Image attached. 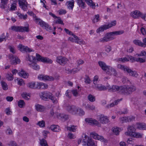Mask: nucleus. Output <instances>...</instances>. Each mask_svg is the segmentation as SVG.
I'll list each match as a JSON object with an SVG mask.
<instances>
[{"label": "nucleus", "instance_id": "nucleus-1", "mask_svg": "<svg viewBox=\"0 0 146 146\" xmlns=\"http://www.w3.org/2000/svg\"><path fill=\"white\" fill-rule=\"evenodd\" d=\"M124 33V31H120L110 32L107 33L105 35V36L104 37L101 38L99 39V41L102 43L108 42L114 39V38L113 37V35H121L123 33Z\"/></svg>", "mask_w": 146, "mask_h": 146}, {"label": "nucleus", "instance_id": "nucleus-2", "mask_svg": "<svg viewBox=\"0 0 146 146\" xmlns=\"http://www.w3.org/2000/svg\"><path fill=\"white\" fill-rule=\"evenodd\" d=\"M122 94L128 95L136 90V87L133 85H123L122 87Z\"/></svg>", "mask_w": 146, "mask_h": 146}, {"label": "nucleus", "instance_id": "nucleus-3", "mask_svg": "<svg viewBox=\"0 0 146 146\" xmlns=\"http://www.w3.org/2000/svg\"><path fill=\"white\" fill-rule=\"evenodd\" d=\"M117 67L118 68L123 71L125 72L128 73L130 76H135L136 77L138 76V74L136 72L131 70L127 66L119 64L117 65Z\"/></svg>", "mask_w": 146, "mask_h": 146}, {"label": "nucleus", "instance_id": "nucleus-4", "mask_svg": "<svg viewBox=\"0 0 146 146\" xmlns=\"http://www.w3.org/2000/svg\"><path fill=\"white\" fill-rule=\"evenodd\" d=\"M107 89L110 92H118L119 93L122 94V86H119L117 85H113L111 86L110 85L107 86Z\"/></svg>", "mask_w": 146, "mask_h": 146}, {"label": "nucleus", "instance_id": "nucleus-5", "mask_svg": "<svg viewBox=\"0 0 146 146\" xmlns=\"http://www.w3.org/2000/svg\"><path fill=\"white\" fill-rule=\"evenodd\" d=\"M116 21H114L111 22L108 25H102L97 29L96 32L97 33H99L100 32H102L104 30L108 29L112 26H115L116 24Z\"/></svg>", "mask_w": 146, "mask_h": 146}, {"label": "nucleus", "instance_id": "nucleus-6", "mask_svg": "<svg viewBox=\"0 0 146 146\" xmlns=\"http://www.w3.org/2000/svg\"><path fill=\"white\" fill-rule=\"evenodd\" d=\"M83 143L84 145L85 146H96L93 139L85 134H84V139H83Z\"/></svg>", "mask_w": 146, "mask_h": 146}, {"label": "nucleus", "instance_id": "nucleus-7", "mask_svg": "<svg viewBox=\"0 0 146 146\" xmlns=\"http://www.w3.org/2000/svg\"><path fill=\"white\" fill-rule=\"evenodd\" d=\"M11 29L17 32H28L29 31V26L27 27H22L21 26H13L11 27Z\"/></svg>", "mask_w": 146, "mask_h": 146}, {"label": "nucleus", "instance_id": "nucleus-8", "mask_svg": "<svg viewBox=\"0 0 146 146\" xmlns=\"http://www.w3.org/2000/svg\"><path fill=\"white\" fill-rule=\"evenodd\" d=\"M66 110L72 114H78V112L79 108L74 106H68L66 107Z\"/></svg>", "mask_w": 146, "mask_h": 146}, {"label": "nucleus", "instance_id": "nucleus-9", "mask_svg": "<svg viewBox=\"0 0 146 146\" xmlns=\"http://www.w3.org/2000/svg\"><path fill=\"white\" fill-rule=\"evenodd\" d=\"M9 58L10 60L11 64L16 65L20 62V60L16 56L10 54L9 55Z\"/></svg>", "mask_w": 146, "mask_h": 146}, {"label": "nucleus", "instance_id": "nucleus-10", "mask_svg": "<svg viewBox=\"0 0 146 146\" xmlns=\"http://www.w3.org/2000/svg\"><path fill=\"white\" fill-rule=\"evenodd\" d=\"M35 20L37 21V22L38 21V24H39L42 27H44L45 29L47 31H50L52 30V28L49 26L48 24L46 23L45 22L40 20V19L38 18H36Z\"/></svg>", "mask_w": 146, "mask_h": 146}, {"label": "nucleus", "instance_id": "nucleus-11", "mask_svg": "<svg viewBox=\"0 0 146 146\" xmlns=\"http://www.w3.org/2000/svg\"><path fill=\"white\" fill-rule=\"evenodd\" d=\"M36 56L37 60L38 61L47 63H52V61L51 60L42 57L38 54H36Z\"/></svg>", "mask_w": 146, "mask_h": 146}, {"label": "nucleus", "instance_id": "nucleus-12", "mask_svg": "<svg viewBox=\"0 0 146 146\" xmlns=\"http://www.w3.org/2000/svg\"><path fill=\"white\" fill-rule=\"evenodd\" d=\"M51 95L52 93L49 92H44L41 93L40 94V96L42 100H47Z\"/></svg>", "mask_w": 146, "mask_h": 146}, {"label": "nucleus", "instance_id": "nucleus-13", "mask_svg": "<svg viewBox=\"0 0 146 146\" xmlns=\"http://www.w3.org/2000/svg\"><path fill=\"white\" fill-rule=\"evenodd\" d=\"M85 121L90 125H96L98 127L101 126V124L95 119H93L91 118H87L85 119Z\"/></svg>", "mask_w": 146, "mask_h": 146}, {"label": "nucleus", "instance_id": "nucleus-14", "mask_svg": "<svg viewBox=\"0 0 146 146\" xmlns=\"http://www.w3.org/2000/svg\"><path fill=\"white\" fill-rule=\"evenodd\" d=\"M90 135L96 139H98L102 142H106V140L102 136L100 135L95 133H91Z\"/></svg>", "mask_w": 146, "mask_h": 146}, {"label": "nucleus", "instance_id": "nucleus-15", "mask_svg": "<svg viewBox=\"0 0 146 146\" xmlns=\"http://www.w3.org/2000/svg\"><path fill=\"white\" fill-rule=\"evenodd\" d=\"M68 61L67 58L62 56L58 57L56 60V62L62 65H64L66 64Z\"/></svg>", "mask_w": 146, "mask_h": 146}, {"label": "nucleus", "instance_id": "nucleus-16", "mask_svg": "<svg viewBox=\"0 0 146 146\" xmlns=\"http://www.w3.org/2000/svg\"><path fill=\"white\" fill-rule=\"evenodd\" d=\"M131 16L135 19L138 18L139 17L142 18V17L144 16V14H143L142 13L138 10H135L131 12Z\"/></svg>", "mask_w": 146, "mask_h": 146}, {"label": "nucleus", "instance_id": "nucleus-17", "mask_svg": "<svg viewBox=\"0 0 146 146\" xmlns=\"http://www.w3.org/2000/svg\"><path fill=\"white\" fill-rule=\"evenodd\" d=\"M19 6L23 11H26L27 9V3L24 0H19Z\"/></svg>", "mask_w": 146, "mask_h": 146}, {"label": "nucleus", "instance_id": "nucleus-18", "mask_svg": "<svg viewBox=\"0 0 146 146\" xmlns=\"http://www.w3.org/2000/svg\"><path fill=\"white\" fill-rule=\"evenodd\" d=\"M38 78L40 80L53 81L54 80V78L52 76L40 75L38 76Z\"/></svg>", "mask_w": 146, "mask_h": 146}, {"label": "nucleus", "instance_id": "nucleus-19", "mask_svg": "<svg viewBox=\"0 0 146 146\" xmlns=\"http://www.w3.org/2000/svg\"><path fill=\"white\" fill-rule=\"evenodd\" d=\"M18 48L19 49L21 52H34V50L30 48L27 46H23L20 44L18 46Z\"/></svg>", "mask_w": 146, "mask_h": 146}, {"label": "nucleus", "instance_id": "nucleus-20", "mask_svg": "<svg viewBox=\"0 0 146 146\" xmlns=\"http://www.w3.org/2000/svg\"><path fill=\"white\" fill-rule=\"evenodd\" d=\"M127 128V131L125 132L127 135L130 136L133 132L135 131V128L133 125H129Z\"/></svg>", "mask_w": 146, "mask_h": 146}, {"label": "nucleus", "instance_id": "nucleus-21", "mask_svg": "<svg viewBox=\"0 0 146 146\" xmlns=\"http://www.w3.org/2000/svg\"><path fill=\"white\" fill-rule=\"evenodd\" d=\"M107 70L106 73L109 75H113L115 76H116L117 75V73L115 70L110 66H109Z\"/></svg>", "mask_w": 146, "mask_h": 146}, {"label": "nucleus", "instance_id": "nucleus-22", "mask_svg": "<svg viewBox=\"0 0 146 146\" xmlns=\"http://www.w3.org/2000/svg\"><path fill=\"white\" fill-rule=\"evenodd\" d=\"M99 121L103 124L107 123L109 122L107 117L104 115H101L99 117Z\"/></svg>", "mask_w": 146, "mask_h": 146}, {"label": "nucleus", "instance_id": "nucleus-23", "mask_svg": "<svg viewBox=\"0 0 146 146\" xmlns=\"http://www.w3.org/2000/svg\"><path fill=\"white\" fill-rule=\"evenodd\" d=\"M98 64L99 66L104 71H106L109 68V66L107 65L104 62L101 61H99L98 62Z\"/></svg>", "mask_w": 146, "mask_h": 146}, {"label": "nucleus", "instance_id": "nucleus-24", "mask_svg": "<svg viewBox=\"0 0 146 146\" xmlns=\"http://www.w3.org/2000/svg\"><path fill=\"white\" fill-rule=\"evenodd\" d=\"M8 1V0H1L0 7L2 9L7 11L8 10L9 7H8L7 5Z\"/></svg>", "mask_w": 146, "mask_h": 146}, {"label": "nucleus", "instance_id": "nucleus-25", "mask_svg": "<svg viewBox=\"0 0 146 146\" xmlns=\"http://www.w3.org/2000/svg\"><path fill=\"white\" fill-rule=\"evenodd\" d=\"M18 74L19 76L26 78H28L29 75L28 73H27L23 70L22 69H21L20 72H18Z\"/></svg>", "mask_w": 146, "mask_h": 146}, {"label": "nucleus", "instance_id": "nucleus-26", "mask_svg": "<svg viewBox=\"0 0 146 146\" xmlns=\"http://www.w3.org/2000/svg\"><path fill=\"white\" fill-rule=\"evenodd\" d=\"M52 131L54 132H59L60 131L59 126L57 125H52L49 128Z\"/></svg>", "mask_w": 146, "mask_h": 146}, {"label": "nucleus", "instance_id": "nucleus-27", "mask_svg": "<svg viewBox=\"0 0 146 146\" xmlns=\"http://www.w3.org/2000/svg\"><path fill=\"white\" fill-rule=\"evenodd\" d=\"M95 88L100 91L105 90H107V86H105L101 84H95Z\"/></svg>", "mask_w": 146, "mask_h": 146}, {"label": "nucleus", "instance_id": "nucleus-28", "mask_svg": "<svg viewBox=\"0 0 146 146\" xmlns=\"http://www.w3.org/2000/svg\"><path fill=\"white\" fill-rule=\"evenodd\" d=\"M26 60L27 61H29L30 62V64H31L34 62H35L36 60L35 57H33V56L29 55H28L26 57Z\"/></svg>", "mask_w": 146, "mask_h": 146}, {"label": "nucleus", "instance_id": "nucleus-29", "mask_svg": "<svg viewBox=\"0 0 146 146\" xmlns=\"http://www.w3.org/2000/svg\"><path fill=\"white\" fill-rule=\"evenodd\" d=\"M72 35L73 36L74 38L76 40L75 41V42L77 44H84L85 42L83 40H80L77 36L74 35V34H72Z\"/></svg>", "mask_w": 146, "mask_h": 146}, {"label": "nucleus", "instance_id": "nucleus-30", "mask_svg": "<svg viewBox=\"0 0 146 146\" xmlns=\"http://www.w3.org/2000/svg\"><path fill=\"white\" fill-rule=\"evenodd\" d=\"M74 0L67 1L66 4L68 8L72 10L74 6Z\"/></svg>", "mask_w": 146, "mask_h": 146}, {"label": "nucleus", "instance_id": "nucleus-31", "mask_svg": "<svg viewBox=\"0 0 146 146\" xmlns=\"http://www.w3.org/2000/svg\"><path fill=\"white\" fill-rule=\"evenodd\" d=\"M86 3L93 9H95L96 5L95 3L92 0H84Z\"/></svg>", "mask_w": 146, "mask_h": 146}, {"label": "nucleus", "instance_id": "nucleus-32", "mask_svg": "<svg viewBox=\"0 0 146 146\" xmlns=\"http://www.w3.org/2000/svg\"><path fill=\"white\" fill-rule=\"evenodd\" d=\"M28 64L30 67L35 70H38L40 68L39 66L35 62H33L32 64Z\"/></svg>", "mask_w": 146, "mask_h": 146}, {"label": "nucleus", "instance_id": "nucleus-33", "mask_svg": "<svg viewBox=\"0 0 146 146\" xmlns=\"http://www.w3.org/2000/svg\"><path fill=\"white\" fill-rule=\"evenodd\" d=\"M142 134L139 133H137L135 132H133L132 134L130 136L136 138H141L142 137Z\"/></svg>", "mask_w": 146, "mask_h": 146}, {"label": "nucleus", "instance_id": "nucleus-34", "mask_svg": "<svg viewBox=\"0 0 146 146\" xmlns=\"http://www.w3.org/2000/svg\"><path fill=\"white\" fill-rule=\"evenodd\" d=\"M36 108V110L38 111H42L44 109V107L39 104H37L35 106Z\"/></svg>", "mask_w": 146, "mask_h": 146}, {"label": "nucleus", "instance_id": "nucleus-35", "mask_svg": "<svg viewBox=\"0 0 146 146\" xmlns=\"http://www.w3.org/2000/svg\"><path fill=\"white\" fill-rule=\"evenodd\" d=\"M36 85L35 82H31L27 84V86L31 89H35Z\"/></svg>", "mask_w": 146, "mask_h": 146}, {"label": "nucleus", "instance_id": "nucleus-36", "mask_svg": "<svg viewBox=\"0 0 146 146\" xmlns=\"http://www.w3.org/2000/svg\"><path fill=\"white\" fill-rule=\"evenodd\" d=\"M133 43L136 45H138L141 46H143L144 44L141 41L139 40H135L133 41Z\"/></svg>", "mask_w": 146, "mask_h": 146}, {"label": "nucleus", "instance_id": "nucleus-37", "mask_svg": "<svg viewBox=\"0 0 146 146\" xmlns=\"http://www.w3.org/2000/svg\"><path fill=\"white\" fill-rule=\"evenodd\" d=\"M40 144L41 146H48L47 141L43 138L40 140Z\"/></svg>", "mask_w": 146, "mask_h": 146}, {"label": "nucleus", "instance_id": "nucleus-38", "mask_svg": "<svg viewBox=\"0 0 146 146\" xmlns=\"http://www.w3.org/2000/svg\"><path fill=\"white\" fill-rule=\"evenodd\" d=\"M81 69V68H80L79 69H73L72 70L68 69L66 70L68 72V73L74 74L80 71Z\"/></svg>", "mask_w": 146, "mask_h": 146}, {"label": "nucleus", "instance_id": "nucleus-39", "mask_svg": "<svg viewBox=\"0 0 146 146\" xmlns=\"http://www.w3.org/2000/svg\"><path fill=\"white\" fill-rule=\"evenodd\" d=\"M21 96L26 100H29L30 98V94L26 92H23L21 94Z\"/></svg>", "mask_w": 146, "mask_h": 146}, {"label": "nucleus", "instance_id": "nucleus-40", "mask_svg": "<svg viewBox=\"0 0 146 146\" xmlns=\"http://www.w3.org/2000/svg\"><path fill=\"white\" fill-rule=\"evenodd\" d=\"M77 3L80 7L84 8L85 6V4L84 2H83L82 0H77Z\"/></svg>", "mask_w": 146, "mask_h": 146}, {"label": "nucleus", "instance_id": "nucleus-41", "mask_svg": "<svg viewBox=\"0 0 146 146\" xmlns=\"http://www.w3.org/2000/svg\"><path fill=\"white\" fill-rule=\"evenodd\" d=\"M1 84L2 88L4 90H6L8 89L7 85L5 82H1Z\"/></svg>", "mask_w": 146, "mask_h": 146}, {"label": "nucleus", "instance_id": "nucleus-42", "mask_svg": "<svg viewBox=\"0 0 146 146\" xmlns=\"http://www.w3.org/2000/svg\"><path fill=\"white\" fill-rule=\"evenodd\" d=\"M77 126L74 125L71 126V127H67V129L68 130L73 132H75Z\"/></svg>", "mask_w": 146, "mask_h": 146}, {"label": "nucleus", "instance_id": "nucleus-43", "mask_svg": "<svg viewBox=\"0 0 146 146\" xmlns=\"http://www.w3.org/2000/svg\"><path fill=\"white\" fill-rule=\"evenodd\" d=\"M138 127L140 129H146V124L143 123H139Z\"/></svg>", "mask_w": 146, "mask_h": 146}, {"label": "nucleus", "instance_id": "nucleus-44", "mask_svg": "<svg viewBox=\"0 0 146 146\" xmlns=\"http://www.w3.org/2000/svg\"><path fill=\"white\" fill-rule=\"evenodd\" d=\"M117 61L118 62H121L124 63L129 61V60L127 57H124L118 58Z\"/></svg>", "mask_w": 146, "mask_h": 146}, {"label": "nucleus", "instance_id": "nucleus-45", "mask_svg": "<svg viewBox=\"0 0 146 146\" xmlns=\"http://www.w3.org/2000/svg\"><path fill=\"white\" fill-rule=\"evenodd\" d=\"M86 108L88 110H94L95 109V107L93 105H87L86 106Z\"/></svg>", "mask_w": 146, "mask_h": 146}, {"label": "nucleus", "instance_id": "nucleus-46", "mask_svg": "<svg viewBox=\"0 0 146 146\" xmlns=\"http://www.w3.org/2000/svg\"><path fill=\"white\" fill-rule=\"evenodd\" d=\"M18 105L19 107L22 108L25 106V104L23 100H20L18 102Z\"/></svg>", "mask_w": 146, "mask_h": 146}, {"label": "nucleus", "instance_id": "nucleus-47", "mask_svg": "<svg viewBox=\"0 0 146 146\" xmlns=\"http://www.w3.org/2000/svg\"><path fill=\"white\" fill-rule=\"evenodd\" d=\"M17 15L20 19H26L27 18V15L26 14L24 15L21 13H17Z\"/></svg>", "mask_w": 146, "mask_h": 146}, {"label": "nucleus", "instance_id": "nucleus-48", "mask_svg": "<svg viewBox=\"0 0 146 146\" xmlns=\"http://www.w3.org/2000/svg\"><path fill=\"white\" fill-rule=\"evenodd\" d=\"M88 100L91 102H93L95 101V97L91 94L89 95L88 97Z\"/></svg>", "mask_w": 146, "mask_h": 146}, {"label": "nucleus", "instance_id": "nucleus-49", "mask_svg": "<svg viewBox=\"0 0 146 146\" xmlns=\"http://www.w3.org/2000/svg\"><path fill=\"white\" fill-rule=\"evenodd\" d=\"M49 99H50L53 103H56L57 102V100L56 98L53 96L52 94L51 96L49 98Z\"/></svg>", "mask_w": 146, "mask_h": 146}, {"label": "nucleus", "instance_id": "nucleus-50", "mask_svg": "<svg viewBox=\"0 0 146 146\" xmlns=\"http://www.w3.org/2000/svg\"><path fill=\"white\" fill-rule=\"evenodd\" d=\"M6 133L8 135H11L13 132L11 129L9 127H8L5 131Z\"/></svg>", "mask_w": 146, "mask_h": 146}, {"label": "nucleus", "instance_id": "nucleus-51", "mask_svg": "<svg viewBox=\"0 0 146 146\" xmlns=\"http://www.w3.org/2000/svg\"><path fill=\"white\" fill-rule=\"evenodd\" d=\"M127 117H123L119 118V121L121 123L127 122Z\"/></svg>", "mask_w": 146, "mask_h": 146}, {"label": "nucleus", "instance_id": "nucleus-52", "mask_svg": "<svg viewBox=\"0 0 146 146\" xmlns=\"http://www.w3.org/2000/svg\"><path fill=\"white\" fill-rule=\"evenodd\" d=\"M113 131L116 135H118L119 134V131L118 128L117 127H113Z\"/></svg>", "mask_w": 146, "mask_h": 146}, {"label": "nucleus", "instance_id": "nucleus-53", "mask_svg": "<svg viewBox=\"0 0 146 146\" xmlns=\"http://www.w3.org/2000/svg\"><path fill=\"white\" fill-rule=\"evenodd\" d=\"M42 84H43V83L38 82L36 84V87H35V89H41V88L42 87Z\"/></svg>", "mask_w": 146, "mask_h": 146}, {"label": "nucleus", "instance_id": "nucleus-54", "mask_svg": "<svg viewBox=\"0 0 146 146\" xmlns=\"http://www.w3.org/2000/svg\"><path fill=\"white\" fill-rule=\"evenodd\" d=\"M59 116L61 117V118L64 120L67 119L68 118V115L64 114H60Z\"/></svg>", "mask_w": 146, "mask_h": 146}, {"label": "nucleus", "instance_id": "nucleus-55", "mask_svg": "<svg viewBox=\"0 0 146 146\" xmlns=\"http://www.w3.org/2000/svg\"><path fill=\"white\" fill-rule=\"evenodd\" d=\"M6 78L9 80H12L13 79V75L11 74H8L6 75Z\"/></svg>", "mask_w": 146, "mask_h": 146}, {"label": "nucleus", "instance_id": "nucleus-56", "mask_svg": "<svg viewBox=\"0 0 146 146\" xmlns=\"http://www.w3.org/2000/svg\"><path fill=\"white\" fill-rule=\"evenodd\" d=\"M37 124L40 127H43L45 125V123L44 121L42 120L41 121H39Z\"/></svg>", "mask_w": 146, "mask_h": 146}, {"label": "nucleus", "instance_id": "nucleus-57", "mask_svg": "<svg viewBox=\"0 0 146 146\" xmlns=\"http://www.w3.org/2000/svg\"><path fill=\"white\" fill-rule=\"evenodd\" d=\"M78 111L79 113H78V114L80 116H82L85 114L84 111L80 108H79Z\"/></svg>", "mask_w": 146, "mask_h": 146}, {"label": "nucleus", "instance_id": "nucleus-58", "mask_svg": "<svg viewBox=\"0 0 146 146\" xmlns=\"http://www.w3.org/2000/svg\"><path fill=\"white\" fill-rule=\"evenodd\" d=\"M99 15H95V18L93 20V23H95L96 22H98L99 20Z\"/></svg>", "mask_w": 146, "mask_h": 146}, {"label": "nucleus", "instance_id": "nucleus-59", "mask_svg": "<svg viewBox=\"0 0 146 146\" xmlns=\"http://www.w3.org/2000/svg\"><path fill=\"white\" fill-rule=\"evenodd\" d=\"M57 18V20L56 21V23H58L63 25H64V23H63V21L61 20V18L60 17H58Z\"/></svg>", "mask_w": 146, "mask_h": 146}, {"label": "nucleus", "instance_id": "nucleus-60", "mask_svg": "<svg viewBox=\"0 0 146 146\" xmlns=\"http://www.w3.org/2000/svg\"><path fill=\"white\" fill-rule=\"evenodd\" d=\"M136 61L139 62L141 63H143L145 62V59H143L141 58H136Z\"/></svg>", "mask_w": 146, "mask_h": 146}, {"label": "nucleus", "instance_id": "nucleus-61", "mask_svg": "<svg viewBox=\"0 0 146 146\" xmlns=\"http://www.w3.org/2000/svg\"><path fill=\"white\" fill-rule=\"evenodd\" d=\"M127 58H129V60L131 61L132 62H133L135 61H136V58L131 56H128Z\"/></svg>", "mask_w": 146, "mask_h": 146}, {"label": "nucleus", "instance_id": "nucleus-62", "mask_svg": "<svg viewBox=\"0 0 146 146\" xmlns=\"http://www.w3.org/2000/svg\"><path fill=\"white\" fill-rule=\"evenodd\" d=\"M105 50L108 52H110L111 50V47L109 45H106L105 46Z\"/></svg>", "mask_w": 146, "mask_h": 146}, {"label": "nucleus", "instance_id": "nucleus-63", "mask_svg": "<svg viewBox=\"0 0 146 146\" xmlns=\"http://www.w3.org/2000/svg\"><path fill=\"white\" fill-rule=\"evenodd\" d=\"M137 55L139 56H145V58H146V52L144 51H141L140 54H137Z\"/></svg>", "mask_w": 146, "mask_h": 146}, {"label": "nucleus", "instance_id": "nucleus-64", "mask_svg": "<svg viewBox=\"0 0 146 146\" xmlns=\"http://www.w3.org/2000/svg\"><path fill=\"white\" fill-rule=\"evenodd\" d=\"M5 111L6 114L8 115L11 114V112L9 108H7L5 110Z\"/></svg>", "mask_w": 146, "mask_h": 146}]
</instances>
